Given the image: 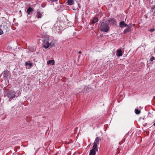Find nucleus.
I'll use <instances>...</instances> for the list:
<instances>
[{
    "label": "nucleus",
    "mask_w": 155,
    "mask_h": 155,
    "mask_svg": "<svg viewBox=\"0 0 155 155\" xmlns=\"http://www.w3.org/2000/svg\"><path fill=\"white\" fill-rule=\"evenodd\" d=\"M47 64H51L53 65L54 64V60H51L48 61L47 62Z\"/></svg>",
    "instance_id": "nucleus-11"
},
{
    "label": "nucleus",
    "mask_w": 155,
    "mask_h": 155,
    "mask_svg": "<svg viewBox=\"0 0 155 155\" xmlns=\"http://www.w3.org/2000/svg\"><path fill=\"white\" fill-rule=\"evenodd\" d=\"M133 26H135V24H133Z\"/></svg>",
    "instance_id": "nucleus-26"
},
{
    "label": "nucleus",
    "mask_w": 155,
    "mask_h": 155,
    "mask_svg": "<svg viewBox=\"0 0 155 155\" xmlns=\"http://www.w3.org/2000/svg\"><path fill=\"white\" fill-rule=\"evenodd\" d=\"M74 0H68L67 2L68 5H72L74 3Z\"/></svg>",
    "instance_id": "nucleus-13"
},
{
    "label": "nucleus",
    "mask_w": 155,
    "mask_h": 155,
    "mask_svg": "<svg viewBox=\"0 0 155 155\" xmlns=\"http://www.w3.org/2000/svg\"><path fill=\"white\" fill-rule=\"evenodd\" d=\"M96 151L93 150H90L89 155H95Z\"/></svg>",
    "instance_id": "nucleus-14"
},
{
    "label": "nucleus",
    "mask_w": 155,
    "mask_h": 155,
    "mask_svg": "<svg viewBox=\"0 0 155 155\" xmlns=\"http://www.w3.org/2000/svg\"><path fill=\"white\" fill-rule=\"evenodd\" d=\"M153 125L155 126V122L153 124Z\"/></svg>",
    "instance_id": "nucleus-25"
},
{
    "label": "nucleus",
    "mask_w": 155,
    "mask_h": 155,
    "mask_svg": "<svg viewBox=\"0 0 155 155\" xmlns=\"http://www.w3.org/2000/svg\"><path fill=\"white\" fill-rule=\"evenodd\" d=\"M98 21V18L97 17H94L92 21V23L93 24H94L96 23Z\"/></svg>",
    "instance_id": "nucleus-15"
},
{
    "label": "nucleus",
    "mask_w": 155,
    "mask_h": 155,
    "mask_svg": "<svg viewBox=\"0 0 155 155\" xmlns=\"http://www.w3.org/2000/svg\"><path fill=\"white\" fill-rule=\"evenodd\" d=\"M154 30H155V29L154 28H152V29H150L149 30V31H150V32H153L154 31Z\"/></svg>",
    "instance_id": "nucleus-23"
},
{
    "label": "nucleus",
    "mask_w": 155,
    "mask_h": 155,
    "mask_svg": "<svg viewBox=\"0 0 155 155\" xmlns=\"http://www.w3.org/2000/svg\"><path fill=\"white\" fill-rule=\"evenodd\" d=\"M50 1L52 2H55L58 1V0H49Z\"/></svg>",
    "instance_id": "nucleus-24"
},
{
    "label": "nucleus",
    "mask_w": 155,
    "mask_h": 155,
    "mask_svg": "<svg viewBox=\"0 0 155 155\" xmlns=\"http://www.w3.org/2000/svg\"><path fill=\"white\" fill-rule=\"evenodd\" d=\"M47 24H48L47 23H44V24H43V25L42 26V27H45L47 25Z\"/></svg>",
    "instance_id": "nucleus-22"
},
{
    "label": "nucleus",
    "mask_w": 155,
    "mask_h": 155,
    "mask_svg": "<svg viewBox=\"0 0 155 155\" xmlns=\"http://www.w3.org/2000/svg\"><path fill=\"white\" fill-rule=\"evenodd\" d=\"M100 28L102 31L104 32H107L110 29L108 25L104 22L101 23Z\"/></svg>",
    "instance_id": "nucleus-3"
},
{
    "label": "nucleus",
    "mask_w": 155,
    "mask_h": 155,
    "mask_svg": "<svg viewBox=\"0 0 155 155\" xmlns=\"http://www.w3.org/2000/svg\"><path fill=\"white\" fill-rule=\"evenodd\" d=\"M116 52V55L117 57L121 56L122 55V51L120 49H117Z\"/></svg>",
    "instance_id": "nucleus-7"
},
{
    "label": "nucleus",
    "mask_w": 155,
    "mask_h": 155,
    "mask_svg": "<svg viewBox=\"0 0 155 155\" xmlns=\"http://www.w3.org/2000/svg\"><path fill=\"white\" fill-rule=\"evenodd\" d=\"M33 11V10L32 9V8H31V7H29L27 9V13L28 14H29L31 12H32V11Z\"/></svg>",
    "instance_id": "nucleus-16"
},
{
    "label": "nucleus",
    "mask_w": 155,
    "mask_h": 155,
    "mask_svg": "<svg viewBox=\"0 0 155 155\" xmlns=\"http://www.w3.org/2000/svg\"><path fill=\"white\" fill-rule=\"evenodd\" d=\"M108 22L110 24L114 25L115 23V21L114 19L111 18L108 20Z\"/></svg>",
    "instance_id": "nucleus-10"
},
{
    "label": "nucleus",
    "mask_w": 155,
    "mask_h": 155,
    "mask_svg": "<svg viewBox=\"0 0 155 155\" xmlns=\"http://www.w3.org/2000/svg\"><path fill=\"white\" fill-rule=\"evenodd\" d=\"M97 143L94 142V145L93 147L92 150H95L96 151L97 150Z\"/></svg>",
    "instance_id": "nucleus-9"
},
{
    "label": "nucleus",
    "mask_w": 155,
    "mask_h": 155,
    "mask_svg": "<svg viewBox=\"0 0 155 155\" xmlns=\"http://www.w3.org/2000/svg\"><path fill=\"white\" fill-rule=\"evenodd\" d=\"M18 95L17 92H15L13 90L8 91L7 93V96L9 98V101L13 99L15 97L18 96Z\"/></svg>",
    "instance_id": "nucleus-2"
},
{
    "label": "nucleus",
    "mask_w": 155,
    "mask_h": 155,
    "mask_svg": "<svg viewBox=\"0 0 155 155\" xmlns=\"http://www.w3.org/2000/svg\"><path fill=\"white\" fill-rule=\"evenodd\" d=\"M25 65L26 66H28L30 67H31L32 66V64L31 63H28V62H26L25 63Z\"/></svg>",
    "instance_id": "nucleus-17"
},
{
    "label": "nucleus",
    "mask_w": 155,
    "mask_h": 155,
    "mask_svg": "<svg viewBox=\"0 0 155 155\" xmlns=\"http://www.w3.org/2000/svg\"><path fill=\"white\" fill-rule=\"evenodd\" d=\"M1 27L2 28V29L3 31H4L7 32L8 30V29L6 25H3L2 26H1Z\"/></svg>",
    "instance_id": "nucleus-8"
},
{
    "label": "nucleus",
    "mask_w": 155,
    "mask_h": 155,
    "mask_svg": "<svg viewBox=\"0 0 155 155\" xmlns=\"http://www.w3.org/2000/svg\"><path fill=\"white\" fill-rule=\"evenodd\" d=\"M36 16L38 18H41L42 17V14L40 12H37Z\"/></svg>",
    "instance_id": "nucleus-12"
},
{
    "label": "nucleus",
    "mask_w": 155,
    "mask_h": 155,
    "mask_svg": "<svg viewBox=\"0 0 155 155\" xmlns=\"http://www.w3.org/2000/svg\"><path fill=\"white\" fill-rule=\"evenodd\" d=\"M3 76L5 79H9L10 77L9 71H4L3 73Z\"/></svg>",
    "instance_id": "nucleus-4"
},
{
    "label": "nucleus",
    "mask_w": 155,
    "mask_h": 155,
    "mask_svg": "<svg viewBox=\"0 0 155 155\" xmlns=\"http://www.w3.org/2000/svg\"><path fill=\"white\" fill-rule=\"evenodd\" d=\"M119 25L121 28H123L124 27H128V25L125 23L124 21H121L120 22Z\"/></svg>",
    "instance_id": "nucleus-5"
},
{
    "label": "nucleus",
    "mask_w": 155,
    "mask_h": 155,
    "mask_svg": "<svg viewBox=\"0 0 155 155\" xmlns=\"http://www.w3.org/2000/svg\"><path fill=\"white\" fill-rule=\"evenodd\" d=\"M43 47L45 48L54 46V42L53 39L50 38L49 37H46L43 42Z\"/></svg>",
    "instance_id": "nucleus-1"
},
{
    "label": "nucleus",
    "mask_w": 155,
    "mask_h": 155,
    "mask_svg": "<svg viewBox=\"0 0 155 155\" xmlns=\"http://www.w3.org/2000/svg\"><path fill=\"white\" fill-rule=\"evenodd\" d=\"M135 113L136 114H139L140 113V110H138L137 109H135Z\"/></svg>",
    "instance_id": "nucleus-18"
},
{
    "label": "nucleus",
    "mask_w": 155,
    "mask_h": 155,
    "mask_svg": "<svg viewBox=\"0 0 155 155\" xmlns=\"http://www.w3.org/2000/svg\"><path fill=\"white\" fill-rule=\"evenodd\" d=\"M132 26L130 25H129V26L125 29L124 31V34H126L130 31Z\"/></svg>",
    "instance_id": "nucleus-6"
},
{
    "label": "nucleus",
    "mask_w": 155,
    "mask_h": 155,
    "mask_svg": "<svg viewBox=\"0 0 155 155\" xmlns=\"http://www.w3.org/2000/svg\"><path fill=\"white\" fill-rule=\"evenodd\" d=\"M3 34V31L2 29L0 28V35H2Z\"/></svg>",
    "instance_id": "nucleus-20"
},
{
    "label": "nucleus",
    "mask_w": 155,
    "mask_h": 155,
    "mask_svg": "<svg viewBox=\"0 0 155 155\" xmlns=\"http://www.w3.org/2000/svg\"><path fill=\"white\" fill-rule=\"evenodd\" d=\"M154 59V58L152 56L150 58V60L151 61H153V60Z\"/></svg>",
    "instance_id": "nucleus-21"
},
{
    "label": "nucleus",
    "mask_w": 155,
    "mask_h": 155,
    "mask_svg": "<svg viewBox=\"0 0 155 155\" xmlns=\"http://www.w3.org/2000/svg\"><path fill=\"white\" fill-rule=\"evenodd\" d=\"M100 139H99V137H97L96 139H95V142H96V143H97V144H99V143L98 142H99V140H100Z\"/></svg>",
    "instance_id": "nucleus-19"
}]
</instances>
